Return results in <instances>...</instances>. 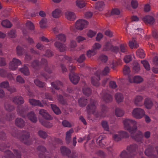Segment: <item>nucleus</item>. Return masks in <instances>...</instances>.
<instances>
[{
    "instance_id": "49530a36",
    "label": "nucleus",
    "mask_w": 158,
    "mask_h": 158,
    "mask_svg": "<svg viewBox=\"0 0 158 158\" xmlns=\"http://www.w3.org/2000/svg\"><path fill=\"white\" fill-rule=\"evenodd\" d=\"M4 106L6 110L8 111H11L14 109V106L8 103H5Z\"/></svg>"
},
{
    "instance_id": "4468645a",
    "label": "nucleus",
    "mask_w": 158,
    "mask_h": 158,
    "mask_svg": "<svg viewBox=\"0 0 158 158\" xmlns=\"http://www.w3.org/2000/svg\"><path fill=\"white\" fill-rule=\"evenodd\" d=\"M25 123L24 120L20 118H16L15 121V125L19 128H23L25 124Z\"/></svg>"
},
{
    "instance_id": "7ed1b4c3",
    "label": "nucleus",
    "mask_w": 158,
    "mask_h": 158,
    "mask_svg": "<svg viewBox=\"0 0 158 158\" xmlns=\"http://www.w3.org/2000/svg\"><path fill=\"white\" fill-rule=\"evenodd\" d=\"M132 115L134 118L136 119H139L144 116L145 115V112L142 108H136L133 110Z\"/></svg>"
},
{
    "instance_id": "58836bf2",
    "label": "nucleus",
    "mask_w": 158,
    "mask_h": 158,
    "mask_svg": "<svg viewBox=\"0 0 158 158\" xmlns=\"http://www.w3.org/2000/svg\"><path fill=\"white\" fill-rule=\"evenodd\" d=\"M56 39L62 42H65L66 40L65 35L64 34H60L56 36Z\"/></svg>"
},
{
    "instance_id": "473e14b6",
    "label": "nucleus",
    "mask_w": 158,
    "mask_h": 158,
    "mask_svg": "<svg viewBox=\"0 0 158 158\" xmlns=\"http://www.w3.org/2000/svg\"><path fill=\"white\" fill-rule=\"evenodd\" d=\"M19 71L23 74L25 76L29 75V72L28 67L24 66L19 69Z\"/></svg>"
},
{
    "instance_id": "f3484780",
    "label": "nucleus",
    "mask_w": 158,
    "mask_h": 158,
    "mask_svg": "<svg viewBox=\"0 0 158 158\" xmlns=\"http://www.w3.org/2000/svg\"><path fill=\"white\" fill-rule=\"evenodd\" d=\"M54 45L56 47L58 48L60 52H64L66 50V46L60 42L56 41Z\"/></svg>"
},
{
    "instance_id": "2f4dec72",
    "label": "nucleus",
    "mask_w": 158,
    "mask_h": 158,
    "mask_svg": "<svg viewBox=\"0 0 158 158\" xmlns=\"http://www.w3.org/2000/svg\"><path fill=\"white\" fill-rule=\"evenodd\" d=\"M1 24L3 27L6 28H10L12 26L10 22L7 19L3 20Z\"/></svg>"
},
{
    "instance_id": "5fc2aeb1",
    "label": "nucleus",
    "mask_w": 158,
    "mask_h": 158,
    "mask_svg": "<svg viewBox=\"0 0 158 158\" xmlns=\"http://www.w3.org/2000/svg\"><path fill=\"white\" fill-rule=\"evenodd\" d=\"M8 35L10 38H15L16 37V31L14 30H11L8 32Z\"/></svg>"
},
{
    "instance_id": "a878e982",
    "label": "nucleus",
    "mask_w": 158,
    "mask_h": 158,
    "mask_svg": "<svg viewBox=\"0 0 158 158\" xmlns=\"http://www.w3.org/2000/svg\"><path fill=\"white\" fill-rule=\"evenodd\" d=\"M144 104L148 109L151 108L153 106L152 102L150 98H146L144 101Z\"/></svg>"
},
{
    "instance_id": "6e6552de",
    "label": "nucleus",
    "mask_w": 158,
    "mask_h": 158,
    "mask_svg": "<svg viewBox=\"0 0 158 158\" xmlns=\"http://www.w3.org/2000/svg\"><path fill=\"white\" fill-rule=\"evenodd\" d=\"M133 133L131 134V137L140 143H142L143 142V135L142 132L139 131L135 135H134Z\"/></svg>"
},
{
    "instance_id": "13d9d810",
    "label": "nucleus",
    "mask_w": 158,
    "mask_h": 158,
    "mask_svg": "<svg viewBox=\"0 0 158 158\" xmlns=\"http://www.w3.org/2000/svg\"><path fill=\"white\" fill-rule=\"evenodd\" d=\"M31 66L35 69H37L39 66V61L35 60H34L31 63Z\"/></svg>"
},
{
    "instance_id": "bb28decb",
    "label": "nucleus",
    "mask_w": 158,
    "mask_h": 158,
    "mask_svg": "<svg viewBox=\"0 0 158 158\" xmlns=\"http://www.w3.org/2000/svg\"><path fill=\"white\" fill-rule=\"evenodd\" d=\"M13 102L17 104H22L24 103V100L21 96H17L14 97L13 99Z\"/></svg>"
},
{
    "instance_id": "052dcab7",
    "label": "nucleus",
    "mask_w": 158,
    "mask_h": 158,
    "mask_svg": "<svg viewBox=\"0 0 158 158\" xmlns=\"http://www.w3.org/2000/svg\"><path fill=\"white\" fill-rule=\"evenodd\" d=\"M7 73L6 70L2 68H0V76L2 77H5Z\"/></svg>"
},
{
    "instance_id": "de8ad7c7",
    "label": "nucleus",
    "mask_w": 158,
    "mask_h": 158,
    "mask_svg": "<svg viewBox=\"0 0 158 158\" xmlns=\"http://www.w3.org/2000/svg\"><path fill=\"white\" fill-rule=\"evenodd\" d=\"M29 102L32 105L35 106H40V101L36 100L33 99H29Z\"/></svg>"
},
{
    "instance_id": "603ef678",
    "label": "nucleus",
    "mask_w": 158,
    "mask_h": 158,
    "mask_svg": "<svg viewBox=\"0 0 158 158\" xmlns=\"http://www.w3.org/2000/svg\"><path fill=\"white\" fill-rule=\"evenodd\" d=\"M85 59V55L84 54L81 55L78 58H76L75 60L78 63H81L83 62Z\"/></svg>"
},
{
    "instance_id": "e2e57ef3",
    "label": "nucleus",
    "mask_w": 158,
    "mask_h": 158,
    "mask_svg": "<svg viewBox=\"0 0 158 158\" xmlns=\"http://www.w3.org/2000/svg\"><path fill=\"white\" fill-rule=\"evenodd\" d=\"M23 48L20 46L16 47L17 54L19 56H21L23 54Z\"/></svg>"
},
{
    "instance_id": "9d476101",
    "label": "nucleus",
    "mask_w": 158,
    "mask_h": 158,
    "mask_svg": "<svg viewBox=\"0 0 158 158\" xmlns=\"http://www.w3.org/2000/svg\"><path fill=\"white\" fill-rule=\"evenodd\" d=\"M143 97L140 95L135 96L134 98L133 102L134 104L137 106H142V101L143 100Z\"/></svg>"
},
{
    "instance_id": "864d4df0",
    "label": "nucleus",
    "mask_w": 158,
    "mask_h": 158,
    "mask_svg": "<svg viewBox=\"0 0 158 158\" xmlns=\"http://www.w3.org/2000/svg\"><path fill=\"white\" fill-rule=\"evenodd\" d=\"M141 63L146 70H149L150 69L149 64L147 61L145 60H142L141 61Z\"/></svg>"
},
{
    "instance_id": "c85d7f7f",
    "label": "nucleus",
    "mask_w": 158,
    "mask_h": 158,
    "mask_svg": "<svg viewBox=\"0 0 158 158\" xmlns=\"http://www.w3.org/2000/svg\"><path fill=\"white\" fill-rule=\"evenodd\" d=\"M51 85L55 89L59 90L62 87V84L60 81H57L55 82H52Z\"/></svg>"
},
{
    "instance_id": "ddd939ff",
    "label": "nucleus",
    "mask_w": 158,
    "mask_h": 158,
    "mask_svg": "<svg viewBox=\"0 0 158 158\" xmlns=\"http://www.w3.org/2000/svg\"><path fill=\"white\" fill-rule=\"evenodd\" d=\"M65 17L67 19L70 21H73L76 19L75 14L73 12L67 11L65 13Z\"/></svg>"
},
{
    "instance_id": "aec40b11",
    "label": "nucleus",
    "mask_w": 158,
    "mask_h": 158,
    "mask_svg": "<svg viewBox=\"0 0 158 158\" xmlns=\"http://www.w3.org/2000/svg\"><path fill=\"white\" fill-rule=\"evenodd\" d=\"M61 10L60 9L57 8L54 10L52 12V16L55 18H59L61 15Z\"/></svg>"
},
{
    "instance_id": "338daca9",
    "label": "nucleus",
    "mask_w": 158,
    "mask_h": 158,
    "mask_svg": "<svg viewBox=\"0 0 158 158\" xmlns=\"http://www.w3.org/2000/svg\"><path fill=\"white\" fill-rule=\"evenodd\" d=\"M108 60L107 57L104 55H101L99 58V60L102 62H106Z\"/></svg>"
},
{
    "instance_id": "f03ea898",
    "label": "nucleus",
    "mask_w": 158,
    "mask_h": 158,
    "mask_svg": "<svg viewBox=\"0 0 158 158\" xmlns=\"http://www.w3.org/2000/svg\"><path fill=\"white\" fill-rule=\"evenodd\" d=\"M30 136V134L29 132L23 131L21 135L19 136L18 139L24 144L30 145L31 143V141L29 139Z\"/></svg>"
},
{
    "instance_id": "3c124183",
    "label": "nucleus",
    "mask_w": 158,
    "mask_h": 158,
    "mask_svg": "<svg viewBox=\"0 0 158 158\" xmlns=\"http://www.w3.org/2000/svg\"><path fill=\"white\" fill-rule=\"evenodd\" d=\"M15 117V115L14 114L8 113L6 116V119L7 121H11Z\"/></svg>"
},
{
    "instance_id": "20e7f679",
    "label": "nucleus",
    "mask_w": 158,
    "mask_h": 158,
    "mask_svg": "<svg viewBox=\"0 0 158 158\" xmlns=\"http://www.w3.org/2000/svg\"><path fill=\"white\" fill-rule=\"evenodd\" d=\"M88 23V22L85 20L79 19L76 22L75 27L77 29L81 30L86 28Z\"/></svg>"
},
{
    "instance_id": "79ce46f5",
    "label": "nucleus",
    "mask_w": 158,
    "mask_h": 158,
    "mask_svg": "<svg viewBox=\"0 0 158 158\" xmlns=\"http://www.w3.org/2000/svg\"><path fill=\"white\" fill-rule=\"evenodd\" d=\"M47 20L46 18H43L41 19L40 21V27L42 28H46L47 26Z\"/></svg>"
},
{
    "instance_id": "b1692460",
    "label": "nucleus",
    "mask_w": 158,
    "mask_h": 158,
    "mask_svg": "<svg viewBox=\"0 0 158 158\" xmlns=\"http://www.w3.org/2000/svg\"><path fill=\"white\" fill-rule=\"evenodd\" d=\"M40 115H41L45 119L48 120L52 119L51 116L46 110H40Z\"/></svg>"
},
{
    "instance_id": "a19ab883",
    "label": "nucleus",
    "mask_w": 158,
    "mask_h": 158,
    "mask_svg": "<svg viewBox=\"0 0 158 158\" xmlns=\"http://www.w3.org/2000/svg\"><path fill=\"white\" fill-rule=\"evenodd\" d=\"M102 98L106 102H109L112 101V97L110 94H106L102 97Z\"/></svg>"
},
{
    "instance_id": "dca6fc26",
    "label": "nucleus",
    "mask_w": 158,
    "mask_h": 158,
    "mask_svg": "<svg viewBox=\"0 0 158 158\" xmlns=\"http://www.w3.org/2000/svg\"><path fill=\"white\" fill-rule=\"evenodd\" d=\"M143 21L146 23H148L152 24L154 22V19L151 16L148 15L145 16L143 18Z\"/></svg>"
},
{
    "instance_id": "5701e85b",
    "label": "nucleus",
    "mask_w": 158,
    "mask_h": 158,
    "mask_svg": "<svg viewBox=\"0 0 158 158\" xmlns=\"http://www.w3.org/2000/svg\"><path fill=\"white\" fill-rule=\"evenodd\" d=\"M73 131V129H71L66 132L65 139L67 144L70 143L71 139V135Z\"/></svg>"
},
{
    "instance_id": "412c9836",
    "label": "nucleus",
    "mask_w": 158,
    "mask_h": 158,
    "mask_svg": "<svg viewBox=\"0 0 158 158\" xmlns=\"http://www.w3.org/2000/svg\"><path fill=\"white\" fill-rule=\"evenodd\" d=\"M145 153L147 156H149L150 158H156V156L153 154L152 148L151 147L146 149Z\"/></svg>"
},
{
    "instance_id": "393cba45",
    "label": "nucleus",
    "mask_w": 158,
    "mask_h": 158,
    "mask_svg": "<svg viewBox=\"0 0 158 158\" xmlns=\"http://www.w3.org/2000/svg\"><path fill=\"white\" fill-rule=\"evenodd\" d=\"M129 45L131 49L136 48L139 47V44L134 39L129 41Z\"/></svg>"
},
{
    "instance_id": "f8f14e48",
    "label": "nucleus",
    "mask_w": 158,
    "mask_h": 158,
    "mask_svg": "<svg viewBox=\"0 0 158 158\" xmlns=\"http://www.w3.org/2000/svg\"><path fill=\"white\" fill-rule=\"evenodd\" d=\"M96 103L94 102V100H91L90 103L87 106V109L88 111L90 113H94V110L96 108Z\"/></svg>"
},
{
    "instance_id": "423d86ee",
    "label": "nucleus",
    "mask_w": 158,
    "mask_h": 158,
    "mask_svg": "<svg viewBox=\"0 0 158 158\" xmlns=\"http://www.w3.org/2000/svg\"><path fill=\"white\" fill-rule=\"evenodd\" d=\"M28 110V106L25 105L24 106H19L17 107V111L20 116L25 118L26 116L27 112Z\"/></svg>"
},
{
    "instance_id": "69168bd1",
    "label": "nucleus",
    "mask_w": 158,
    "mask_h": 158,
    "mask_svg": "<svg viewBox=\"0 0 158 158\" xmlns=\"http://www.w3.org/2000/svg\"><path fill=\"white\" fill-rule=\"evenodd\" d=\"M9 86V83L7 81H4L0 84V87L7 88Z\"/></svg>"
},
{
    "instance_id": "f704fd0d",
    "label": "nucleus",
    "mask_w": 158,
    "mask_h": 158,
    "mask_svg": "<svg viewBox=\"0 0 158 158\" xmlns=\"http://www.w3.org/2000/svg\"><path fill=\"white\" fill-rule=\"evenodd\" d=\"M121 158H131L132 155L128 152L124 150L123 151L120 155Z\"/></svg>"
},
{
    "instance_id": "c9c22d12",
    "label": "nucleus",
    "mask_w": 158,
    "mask_h": 158,
    "mask_svg": "<svg viewBox=\"0 0 158 158\" xmlns=\"http://www.w3.org/2000/svg\"><path fill=\"white\" fill-rule=\"evenodd\" d=\"M47 153L46 149L44 147H40V158L41 157V158H48V157L44 155V154H45Z\"/></svg>"
},
{
    "instance_id": "a211bd4d",
    "label": "nucleus",
    "mask_w": 158,
    "mask_h": 158,
    "mask_svg": "<svg viewBox=\"0 0 158 158\" xmlns=\"http://www.w3.org/2000/svg\"><path fill=\"white\" fill-rule=\"evenodd\" d=\"M100 80V77L99 75L95 74L94 77L91 78L92 83L94 85L97 86L99 85L98 81Z\"/></svg>"
},
{
    "instance_id": "0e129e2a",
    "label": "nucleus",
    "mask_w": 158,
    "mask_h": 158,
    "mask_svg": "<svg viewBox=\"0 0 158 158\" xmlns=\"http://www.w3.org/2000/svg\"><path fill=\"white\" fill-rule=\"evenodd\" d=\"M113 138L116 141H119L121 140V137L120 136L119 132H118L117 134H114L113 136Z\"/></svg>"
},
{
    "instance_id": "4d7b16f0",
    "label": "nucleus",
    "mask_w": 158,
    "mask_h": 158,
    "mask_svg": "<svg viewBox=\"0 0 158 158\" xmlns=\"http://www.w3.org/2000/svg\"><path fill=\"white\" fill-rule=\"evenodd\" d=\"M19 132L17 130L16 128H15V129L12 130L11 134L14 137L18 138L19 136Z\"/></svg>"
},
{
    "instance_id": "1a4fd4ad",
    "label": "nucleus",
    "mask_w": 158,
    "mask_h": 158,
    "mask_svg": "<svg viewBox=\"0 0 158 158\" xmlns=\"http://www.w3.org/2000/svg\"><path fill=\"white\" fill-rule=\"evenodd\" d=\"M138 148V146L135 144H132L128 146L127 148L128 152L131 155H135L136 151Z\"/></svg>"
},
{
    "instance_id": "680f3d73",
    "label": "nucleus",
    "mask_w": 158,
    "mask_h": 158,
    "mask_svg": "<svg viewBox=\"0 0 158 158\" xmlns=\"http://www.w3.org/2000/svg\"><path fill=\"white\" fill-rule=\"evenodd\" d=\"M26 26L27 28L31 30H33L34 29V26L33 24L30 21L27 22Z\"/></svg>"
},
{
    "instance_id": "c03bdc74",
    "label": "nucleus",
    "mask_w": 158,
    "mask_h": 158,
    "mask_svg": "<svg viewBox=\"0 0 158 158\" xmlns=\"http://www.w3.org/2000/svg\"><path fill=\"white\" fill-rule=\"evenodd\" d=\"M59 59L61 60H66V62H69L70 63L72 62V61L71 58L63 55L60 56H59Z\"/></svg>"
},
{
    "instance_id": "6ab92c4d",
    "label": "nucleus",
    "mask_w": 158,
    "mask_h": 158,
    "mask_svg": "<svg viewBox=\"0 0 158 158\" xmlns=\"http://www.w3.org/2000/svg\"><path fill=\"white\" fill-rule=\"evenodd\" d=\"M27 117L32 122L35 123L37 121V118L35 114L32 111L30 112L27 114Z\"/></svg>"
},
{
    "instance_id": "4c0bfd02",
    "label": "nucleus",
    "mask_w": 158,
    "mask_h": 158,
    "mask_svg": "<svg viewBox=\"0 0 158 158\" xmlns=\"http://www.w3.org/2000/svg\"><path fill=\"white\" fill-rule=\"evenodd\" d=\"M112 45L109 42L106 43L103 46V49L104 51H108L112 48Z\"/></svg>"
},
{
    "instance_id": "6e6d98bb",
    "label": "nucleus",
    "mask_w": 158,
    "mask_h": 158,
    "mask_svg": "<svg viewBox=\"0 0 158 158\" xmlns=\"http://www.w3.org/2000/svg\"><path fill=\"white\" fill-rule=\"evenodd\" d=\"M96 53V51L94 50L93 48L91 50H89L87 51V55L89 57L94 56Z\"/></svg>"
},
{
    "instance_id": "7c9ffc66",
    "label": "nucleus",
    "mask_w": 158,
    "mask_h": 158,
    "mask_svg": "<svg viewBox=\"0 0 158 158\" xmlns=\"http://www.w3.org/2000/svg\"><path fill=\"white\" fill-rule=\"evenodd\" d=\"M60 151L62 155H66L68 156L70 152V150L69 149L64 146H62L60 148Z\"/></svg>"
},
{
    "instance_id": "8fccbe9b",
    "label": "nucleus",
    "mask_w": 158,
    "mask_h": 158,
    "mask_svg": "<svg viewBox=\"0 0 158 158\" xmlns=\"http://www.w3.org/2000/svg\"><path fill=\"white\" fill-rule=\"evenodd\" d=\"M78 102L81 106H84L87 103V100L83 98H81L79 99Z\"/></svg>"
},
{
    "instance_id": "a18cd8bd",
    "label": "nucleus",
    "mask_w": 158,
    "mask_h": 158,
    "mask_svg": "<svg viewBox=\"0 0 158 158\" xmlns=\"http://www.w3.org/2000/svg\"><path fill=\"white\" fill-rule=\"evenodd\" d=\"M140 70V67L139 64L137 62L133 63V70L135 73L138 72Z\"/></svg>"
},
{
    "instance_id": "0eeeda50",
    "label": "nucleus",
    "mask_w": 158,
    "mask_h": 158,
    "mask_svg": "<svg viewBox=\"0 0 158 158\" xmlns=\"http://www.w3.org/2000/svg\"><path fill=\"white\" fill-rule=\"evenodd\" d=\"M21 61L15 58H13L12 60L9 63V68L12 70H15L19 65L21 64Z\"/></svg>"
},
{
    "instance_id": "09e8293b",
    "label": "nucleus",
    "mask_w": 158,
    "mask_h": 158,
    "mask_svg": "<svg viewBox=\"0 0 158 158\" xmlns=\"http://www.w3.org/2000/svg\"><path fill=\"white\" fill-rule=\"evenodd\" d=\"M51 106L54 112L56 114H58L60 113L61 111L59 108L55 105L51 104Z\"/></svg>"
},
{
    "instance_id": "39448f33",
    "label": "nucleus",
    "mask_w": 158,
    "mask_h": 158,
    "mask_svg": "<svg viewBox=\"0 0 158 158\" xmlns=\"http://www.w3.org/2000/svg\"><path fill=\"white\" fill-rule=\"evenodd\" d=\"M127 80L130 83H140L143 81L142 77L139 75L134 76L130 75L128 76Z\"/></svg>"
},
{
    "instance_id": "bf43d9fd",
    "label": "nucleus",
    "mask_w": 158,
    "mask_h": 158,
    "mask_svg": "<svg viewBox=\"0 0 158 158\" xmlns=\"http://www.w3.org/2000/svg\"><path fill=\"white\" fill-rule=\"evenodd\" d=\"M10 146V144L9 143L6 144L5 143H2L0 144V150L4 152V150L6 148H9Z\"/></svg>"
},
{
    "instance_id": "f257e3e1",
    "label": "nucleus",
    "mask_w": 158,
    "mask_h": 158,
    "mask_svg": "<svg viewBox=\"0 0 158 158\" xmlns=\"http://www.w3.org/2000/svg\"><path fill=\"white\" fill-rule=\"evenodd\" d=\"M124 127L131 133H135L137 130V122L130 119H125L123 121Z\"/></svg>"
},
{
    "instance_id": "37998d69",
    "label": "nucleus",
    "mask_w": 158,
    "mask_h": 158,
    "mask_svg": "<svg viewBox=\"0 0 158 158\" xmlns=\"http://www.w3.org/2000/svg\"><path fill=\"white\" fill-rule=\"evenodd\" d=\"M137 55L139 57L142 58H143L145 56V54L144 52L142 49H139L136 52Z\"/></svg>"
},
{
    "instance_id": "c756f323",
    "label": "nucleus",
    "mask_w": 158,
    "mask_h": 158,
    "mask_svg": "<svg viewBox=\"0 0 158 158\" xmlns=\"http://www.w3.org/2000/svg\"><path fill=\"white\" fill-rule=\"evenodd\" d=\"M115 98L118 103L122 102L124 99L123 95L120 93H117L115 95Z\"/></svg>"
},
{
    "instance_id": "cd10ccee",
    "label": "nucleus",
    "mask_w": 158,
    "mask_h": 158,
    "mask_svg": "<svg viewBox=\"0 0 158 158\" xmlns=\"http://www.w3.org/2000/svg\"><path fill=\"white\" fill-rule=\"evenodd\" d=\"M106 140L105 136H100L98 139H97V143L98 145L101 147H103L105 145L104 143Z\"/></svg>"
},
{
    "instance_id": "2eb2a0df",
    "label": "nucleus",
    "mask_w": 158,
    "mask_h": 158,
    "mask_svg": "<svg viewBox=\"0 0 158 158\" xmlns=\"http://www.w3.org/2000/svg\"><path fill=\"white\" fill-rule=\"evenodd\" d=\"M44 68L45 70L49 73H51L52 72V70H49V67L47 64V61L46 60L44 59H42L41 61V64H40V68Z\"/></svg>"
},
{
    "instance_id": "9b49d317",
    "label": "nucleus",
    "mask_w": 158,
    "mask_h": 158,
    "mask_svg": "<svg viewBox=\"0 0 158 158\" xmlns=\"http://www.w3.org/2000/svg\"><path fill=\"white\" fill-rule=\"evenodd\" d=\"M69 77L71 82L74 84H77L80 79V77L78 76L77 74L73 73L70 74Z\"/></svg>"
},
{
    "instance_id": "72a5a7b5",
    "label": "nucleus",
    "mask_w": 158,
    "mask_h": 158,
    "mask_svg": "<svg viewBox=\"0 0 158 158\" xmlns=\"http://www.w3.org/2000/svg\"><path fill=\"white\" fill-rule=\"evenodd\" d=\"M105 4L103 2H98L96 4L95 8L100 11L103 10Z\"/></svg>"
},
{
    "instance_id": "774afa93",
    "label": "nucleus",
    "mask_w": 158,
    "mask_h": 158,
    "mask_svg": "<svg viewBox=\"0 0 158 158\" xmlns=\"http://www.w3.org/2000/svg\"><path fill=\"white\" fill-rule=\"evenodd\" d=\"M82 91L83 94L86 96H89L91 93L90 89L88 88H83Z\"/></svg>"
},
{
    "instance_id": "4be33fe9",
    "label": "nucleus",
    "mask_w": 158,
    "mask_h": 158,
    "mask_svg": "<svg viewBox=\"0 0 158 158\" xmlns=\"http://www.w3.org/2000/svg\"><path fill=\"white\" fill-rule=\"evenodd\" d=\"M86 4L85 0H77L76 1V6L81 9L85 7Z\"/></svg>"
},
{
    "instance_id": "e433bc0d",
    "label": "nucleus",
    "mask_w": 158,
    "mask_h": 158,
    "mask_svg": "<svg viewBox=\"0 0 158 158\" xmlns=\"http://www.w3.org/2000/svg\"><path fill=\"white\" fill-rule=\"evenodd\" d=\"M5 152L4 156L2 158H14V155L9 150H6Z\"/></svg>"
},
{
    "instance_id": "ea45409f",
    "label": "nucleus",
    "mask_w": 158,
    "mask_h": 158,
    "mask_svg": "<svg viewBox=\"0 0 158 158\" xmlns=\"http://www.w3.org/2000/svg\"><path fill=\"white\" fill-rule=\"evenodd\" d=\"M115 113L117 116L120 117L123 116L124 111L120 109L117 108L115 110Z\"/></svg>"
}]
</instances>
